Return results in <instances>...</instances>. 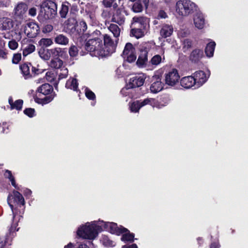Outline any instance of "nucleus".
<instances>
[{"instance_id": "a19ab883", "label": "nucleus", "mask_w": 248, "mask_h": 248, "mask_svg": "<svg viewBox=\"0 0 248 248\" xmlns=\"http://www.w3.org/2000/svg\"><path fill=\"white\" fill-rule=\"evenodd\" d=\"M23 101L22 99H18L15 101L14 104H11L10 109L11 110L16 109L18 111L21 110L22 108Z\"/></svg>"}, {"instance_id": "2eb2a0df", "label": "nucleus", "mask_w": 248, "mask_h": 248, "mask_svg": "<svg viewBox=\"0 0 248 248\" xmlns=\"http://www.w3.org/2000/svg\"><path fill=\"white\" fill-rule=\"evenodd\" d=\"M194 78L195 79L196 87H199L205 83L209 77L203 71L199 70L194 73Z\"/></svg>"}, {"instance_id": "c756f323", "label": "nucleus", "mask_w": 248, "mask_h": 248, "mask_svg": "<svg viewBox=\"0 0 248 248\" xmlns=\"http://www.w3.org/2000/svg\"><path fill=\"white\" fill-rule=\"evenodd\" d=\"M216 45L214 41L210 42L206 45L204 51L207 57L210 58L213 56Z\"/></svg>"}, {"instance_id": "ea45409f", "label": "nucleus", "mask_w": 248, "mask_h": 248, "mask_svg": "<svg viewBox=\"0 0 248 248\" xmlns=\"http://www.w3.org/2000/svg\"><path fill=\"white\" fill-rule=\"evenodd\" d=\"M12 237L9 238L8 235H6L5 238H2L0 236V248H3L5 245L10 246L12 245Z\"/></svg>"}, {"instance_id": "f03ea898", "label": "nucleus", "mask_w": 248, "mask_h": 248, "mask_svg": "<svg viewBox=\"0 0 248 248\" xmlns=\"http://www.w3.org/2000/svg\"><path fill=\"white\" fill-rule=\"evenodd\" d=\"M57 14V4L55 0H45L40 4L38 16L40 21L53 19Z\"/></svg>"}, {"instance_id": "13d9d810", "label": "nucleus", "mask_w": 248, "mask_h": 248, "mask_svg": "<svg viewBox=\"0 0 248 248\" xmlns=\"http://www.w3.org/2000/svg\"><path fill=\"white\" fill-rule=\"evenodd\" d=\"M21 60V54L20 53L14 54L12 59V62L14 64H17Z\"/></svg>"}, {"instance_id": "1a4fd4ad", "label": "nucleus", "mask_w": 248, "mask_h": 248, "mask_svg": "<svg viewBox=\"0 0 248 248\" xmlns=\"http://www.w3.org/2000/svg\"><path fill=\"white\" fill-rule=\"evenodd\" d=\"M145 80V77H144V75H138L131 78L128 82L126 84L125 87L121 90V93L123 95L126 96V91L128 89L141 87L143 85Z\"/></svg>"}, {"instance_id": "0e129e2a", "label": "nucleus", "mask_w": 248, "mask_h": 248, "mask_svg": "<svg viewBox=\"0 0 248 248\" xmlns=\"http://www.w3.org/2000/svg\"><path fill=\"white\" fill-rule=\"evenodd\" d=\"M115 0H103L102 4L106 8H110Z\"/></svg>"}, {"instance_id": "72a5a7b5", "label": "nucleus", "mask_w": 248, "mask_h": 248, "mask_svg": "<svg viewBox=\"0 0 248 248\" xmlns=\"http://www.w3.org/2000/svg\"><path fill=\"white\" fill-rule=\"evenodd\" d=\"M135 51V48L133 45L130 43H127L124 46L122 56L124 58V56H126Z\"/></svg>"}, {"instance_id": "412c9836", "label": "nucleus", "mask_w": 248, "mask_h": 248, "mask_svg": "<svg viewBox=\"0 0 248 248\" xmlns=\"http://www.w3.org/2000/svg\"><path fill=\"white\" fill-rule=\"evenodd\" d=\"M180 84L186 89H189L194 86H196L195 79L192 76H186L180 79Z\"/></svg>"}, {"instance_id": "c03bdc74", "label": "nucleus", "mask_w": 248, "mask_h": 248, "mask_svg": "<svg viewBox=\"0 0 248 248\" xmlns=\"http://www.w3.org/2000/svg\"><path fill=\"white\" fill-rule=\"evenodd\" d=\"M17 225V223H15L13 222L9 229V232L6 234V235H8L9 236L10 238L12 237V240H13V238L15 236L16 232L18 231L19 228L16 229Z\"/></svg>"}, {"instance_id": "bb28decb", "label": "nucleus", "mask_w": 248, "mask_h": 248, "mask_svg": "<svg viewBox=\"0 0 248 248\" xmlns=\"http://www.w3.org/2000/svg\"><path fill=\"white\" fill-rule=\"evenodd\" d=\"M3 175L5 178L8 179L11 183L12 186L17 190H20V187L16 183L15 177L13 176L12 171L8 170H5Z\"/></svg>"}, {"instance_id": "393cba45", "label": "nucleus", "mask_w": 248, "mask_h": 248, "mask_svg": "<svg viewBox=\"0 0 248 248\" xmlns=\"http://www.w3.org/2000/svg\"><path fill=\"white\" fill-rule=\"evenodd\" d=\"M173 31V28L171 25L164 24L162 25L160 33L162 37L167 38L172 34Z\"/></svg>"}, {"instance_id": "c9c22d12", "label": "nucleus", "mask_w": 248, "mask_h": 248, "mask_svg": "<svg viewBox=\"0 0 248 248\" xmlns=\"http://www.w3.org/2000/svg\"><path fill=\"white\" fill-rule=\"evenodd\" d=\"M55 42L58 44L66 45L68 43L69 39L63 34H59L55 37Z\"/></svg>"}, {"instance_id": "8fccbe9b", "label": "nucleus", "mask_w": 248, "mask_h": 248, "mask_svg": "<svg viewBox=\"0 0 248 248\" xmlns=\"http://www.w3.org/2000/svg\"><path fill=\"white\" fill-rule=\"evenodd\" d=\"M78 11V8L77 5H71L69 9V15L71 17H75Z\"/></svg>"}, {"instance_id": "b1692460", "label": "nucleus", "mask_w": 248, "mask_h": 248, "mask_svg": "<svg viewBox=\"0 0 248 248\" xmlns=\"http://www.w3.org/2000/svg\"><path fill=\"white\" fill-rule=\"evenodd\" d=\"M78 22L75 17L69 18L65 22V28L70 33H74L76 31Z\"/></svg>"}, {"instance_id": "4c0bfd02", "label": "nucleus", "mask_w": 248, "mask_h": 248, "mask_svg": "<svg viewBox=\"0 0 248 248\" xmlns=\"http://www.w3.org/2000/svg\"><path fill=\"white\" fill-rule=\"evenodd\" d=\"M108 29L113 33L114 37H118L120 36L121 30L117 25L110 24Z\"/></svg>"}, {"instance_id": "864d4df0", "label": "nucleus", "mask_w": 248, "mask_h": 248, "mask_svg": "<svg viewBox=\"0 0 248 248\" xmlns=\"http://www.w3.org/2000/svg\"><path fill=\"white\" fill-rule=\"evenodd\" d=\"M23 112L24 114L28 116L30 118H32L35 115V110L34 108H25Z\"/></svg>"}, {"instance_id": "774afa93", "label": "nucleus", "mask_w": 248, "mask_h": 248, "mask_svg": "<svg viewBox=\"0 0 248 248\" xmlns=\"http://www.w3.org/2000/svg\"><path fill=\"white\" fill-rule=\"evenodd\" d=\"M220 247L218 241H215L211 243L210 248H219Z\"/></svg>"}, {"instance_id": "7c9ffc66", "label": "nucleus", "mask_w": 248, "mask_h": 248, "mask_svg": "<svg viewBox=\"0 0 248 248\" xmlns=\"http://www.w3.org/2000/svg\"><path fill=\"white\" fill-rule=\"evenodd\" d=\"M139 101L140 108L147 105L155 107L158 105V101L155 99L152 98H147L142 101L141 100Z\"/></svg>"}, {"instance_id": "39448f33", "label": "nucleus", "mask_w": 248, "mask_h": 248, "mask_svg": "<svg viewBox=\"0 0 248 248\" xmlns=\"http://www.w3.org/2000/svg\"><path fill=\"white\" fill-rule=\"evenodd\" d=\"M7 202L10 206L13 214V220L16 215V210L18 207L24 206L25 204L22 195L17 190H14L12 194H9L7 197Z\"/></svg>"}, {"instance_id": "09e8293b", "label": "nucleus", "mask_w": 248, "mask_h": 248, "mask_svg": "<svg viewBox=\"0 0 248 248\" xmlns=\"http://www.w3.org/2000/svg\"><path fill=\"white\" fill-rule=\"evenodd\" d=\"M85 94L86 97L89 100H94L96 99V96L94 93L88 88L85 89Z\"/></svg>"}, {"instance_id": "a878e982", "label": "nucleus", "mask_w": 248, "mask_h": 248, "mask_svg": "<svg viewBox=\"0 0 248 248\" xmlns=\"http://www.w3.org/2000/svg\"><path fill=\"white\" fill-rule=\"evenodd\" d=\"M194 23L198 29H203L205 25V19L203 15L201 13L197 14L194 17Z\"/></svg>"}, {"instance_id": "cd10ccee", "label": "nucleus", "mask_w": 248, "mask_h": 248, "mask_svg": "<svg viewBox=\"0 0 248 248\" xmlns=\"http://www.w3.org/2000/svg\"><path fill=\"white\" fill-rule=\"evenodd\" d=\"M70 6L71 4L66 1L62 3L59 11L60 16L62 18H66L68 12H69Z\"/></svg>"}, {"instance_id": "bf43d9fd", "label": "nucleus", "mask_w": 248, "mask_h": 248, "mask_svg": "<svg viewBox=\"0 0 248 248\" xmlns=\"http://www.w3.org/2000/svg\"><path fill=\"white\" fill-rule=\"evenodd\" d=\"M101 16L104 18L108 19L111 16V12L108 10H104L101 14Z\"/></svg>"}, {"instance_id": "69168bd1", "label": "nucleus", "mask_w": 248, "mask_h": 248, "mask_svg": "<svg viewBox=\"0 0 248 248\" xmlns=\"http://www.w3.org/2000/svg\"><path fill=\"white\" fill-rule=\"evenodd\" d=\"M185 47L187 49L191 48L192 46V41L188 39H185L184 41Z\"/></svg>"}, {"instance_id": "f257e3e1", "label": "nucleus", "mask_w": 248, "mask_h": 248, "mask_svg": "<svg viewBox=\"0 0 248 248\" xmlns=\"http://www.w3.org/2000/svg\"><path fill=\"white\" fill-rule=\"evenodd\" d=\"M85 40L84 50H81L80 54L84 56L89 52L92 56L104 57L109 55L108 49L106 50L102 42V34L96 30L91 34L84 33L80 37L81 40Z\"/></svg>"}, {"instance_id": "6e6d98bb", "label": "nucleus", "mask_w": 248, "mask_h": 248, "mask_svg": "<svg viewBox=\"0 0 248 248\" xmlns=\"http://www.w3.org/2000/svg\"><path fill=\"white\" fill-rule=\"evenodd\" d=\"M46 78L47 81L52 83L55 80V75L51 72H47L46 74Z\"/></svg>"}, {"instance_id": "052dcab7", "label": "nucleus", "mask_w": 248, "mask_h": 248, "mask_svg": "<svg viewBox=\"0 0 248 248\" xmlns=\"http://www.w3.org/2000/svg\"><path fill=\"white\" fill-rule=\"evenodd\" d=\"M18 44L17 42L15 40H12L9 42L8 46L12 50H15L18 47Z\"/></svg>"}, {"instance_id": "680f3d73", "label": "nucleus", "mask_w": 248, "mask_h": 248, "mask_svg": "<svg viewBox=\"0 0 248 248\" xmlns=\"http://www.w3.org/2000/svg\"><path fill=\"white\" fill-rule=\"evenodd\" d=\"M53 29V27L50 24H46L42 29V31L44 33H49Z\"/></svg>"}, {"instance_id": "37998d69", "label": "nucleus", "mask_w": 248, "mask_h": 248, "mask_svg": "<svg viewBox=\"0 0 248 248\" xmlns=\"http://www.w3.org/2000/svg\"><path fill=\"white\" fill-rule=\"evenodd\" d=\"M17 225V223H15L13 222L9 229V232L6 234V235H8L9 236L10 238L12 237V240H13V238L15 236L16 232L18 231L19 228L16 229Z\"/></svg>"}, {"instance_id": "58836bf2", "label": "nucleus", "mask_w": 248, "mask_h": 248, "mask_svg": "<svg viewBox=\"0 0 248 248\" xmlns=\"http://www.w3.org/2000/svg\"><path fill=\"white\" fill-rule=\"evenodd\" d=\"M35 46L34 45L28 44L23 49V56L26 57L29 54L32 53L35 51Z\"/></svg>"}, {"instance_id": "dca6fc26", "label": "nucleus", "mask_w": 248, "mask_h": 248, "mask_svg": "<svg viewBox=\"0 0 248 248\" xmlns=\"http://www.w3.org/2000/svg\"><path fill=\"white\" fill-rule=\"evenodd\" d=\"M149 0H137V1L132 3L129 5L132 11L135 13L141 12L143 10V5L146 8H147L149 5Z\"/></svg>"}, {"instance_id": "4be33fe9", "label": "nucleus", "mask_w": 248, "mask_h": 248, "mask_svg": "<svg viewBox=\"0 0 248 248\" xmlns=\"http://www.w3.org/2000/svg\"><path fill=\"white\" fill-rule=\"evenodd\" d=\"M31 66H32V65L30 62H25L21 64L19 66L21 74L25 79L32 78V75L31 74L30 72Z\"/></svg>"}, {"instance_id": "9b49d317", "label": "nucleus", "mask_w": 248, "mask_h": 248, "mask_svg": "<svg viewBox=\"0 0 248 248\" xmlns=\"http://www.w3.org/2000/svg\"><path fill=\"white\" fill-rule=\"evenodd\" d=\"M132 25L134 27L147 30L149 26V19L144 16H137L133 17Z\"/></svg>"}, {"instance_id": "3c124183", "label": "nucleus", "mask_w": 248, "mask_h": 248, "mask_svg": "<svg viewBox=\"0 0 248 248\" xmlns=\"http://www.w3.org/2000/svg\"><path fill=\"white\" fill-rule=\"evenodd\" d=\"M49 50L47 49L46 50H46L44 48H41L39 52H38V53L40 55V56L44 60H47L49 59L51 55H50L49 54H48L47 53L48 52Z\"/></svg>"}, {"instance_id": "9d476101", "label": "nucleus", "mask_w": 248, "mask_h": 248, "mask_svg": "<svg viewBox=\"0 0 248 248\" xmlns=\"http://www.w3.org/2000/svg\"><path fill=\"white\" fill-rule=\"evenodd\" d=\"M179 79L180 76L178 71L174 68L169 71L165 75V83L170 86L175 85L179 82Z\"/></svg>"}, {"instance_id": "423d86ee", "label": "nucleus", "mask_w": 248, "mask_h": 248, "mask_svg": "<svg viewBox=\"0 0 248 248\" xmlns=\"http://www.w3.org/2000/svg\"><path fill=\"white\" fill-rule=\"evenodd\" d=\"M197 6L190 0H179L176 4V11L182 16H187L197 11Z\"/></svg>"}, {"instance_id": "20e7f679", "label": "nucleus", "mask_w": 248, "mask_h": 248, "mask_svg": "<svg viewBox=\"0 0 248 248\" xmlns=\"http://www.w3.org/2000/svg\"><path fill=\"white\" fill-rule=\"evenodd\" d=\"M36 92L46 95L43 98H34L35 101L42 105L47 104L51 102L57 94L54 92L53 87L48 83H44L38 87Z\"/></svg>"}, {"instance_id": "de8ad7c7", "label": "nucleus", "mask_w": 248, "mask_h": 248, "mask_svg": "<svg viewBox=\"0 0 248 248\" xmlns=\"http://www.w3.org/2000/svg\"><path fill=\"white\" fill-rule=\"evenodd\" d=\"M64 72L63 73H60L59 75L58 81H56L54 83L53 85L56 90H58V86L59 81L62 78H65L67 77L68 75V70L67 68H65L64 70Z\"/></svg>"}, {"instance_id": "338daca9", "label": "nucleus", "mask_w": 248, "mask_h": 248, "mask_svg": "<svg viewBox=\"0 0 248 248\" xmlns=\"http://www.w3.org/2000/svg\"><path fill=\"white\" fill-rule=\"evenodd\" d=\"M29 15L31 16H35L36 15L37 9L35 7H31L28 9V10Z\"/></svg>"}, {"instance_id": "e433bc0d", "label": "nucleus", "mask_w": 248, "mask_h": 248, "mask_svg": "<svg viewBox=\"0 0 248 248\" xmlns=\"http://www.w3.org/2000/svg\"><path fill=\"white\" fill-rule=\"evenodd\" d=\"M101 241L105 247H113L115 246L114 242L106 235H103L102 236Z\"/></svg>"}, {"instance_id": "49530a36", "label": "nucleus", "mask_w": 248, "mask_h": 248, "mask_svg": "<svg viewBox=\"0 0 248 248\" xmlns=\"http://www.w3.org/2000/svg\"><path fill=\"white\" fill-rule=\"evenodd\" d=\"M130 110L133 112H137L141 108L140 105V101L137 100L132 102L130 106Z\"/></svg>"}, {"instance_id": "473e14b6", "label": "nucleus", "mask_w": 248, "mask_h": 248, "mask_svg": "<svg viewBox=\"0 0 248 248\" xmlns=\"http://www.w3.org/2000/svg\"><path fill=\"white\" fill-rule=\"evenodd\" d=\"M146 30L141 29L140 28L134 27L130 31V34L133 36L135 37L136 38L139 39L143 37L144 35V32Z\"/></svg>"}, {"instance_id": "5fc2aeb1", "label": "nucleus", "mask_w": 248, "mask_h": 248, "mask_svg": "<svg viewBox=\"0 0 248 248\" xmlns=\"http://www.w3.org/2000/svg\"><path fill=\"white\" fill-rule=\"evenodd\" d=\"M79 50L75 46H72L69 49V53L71 57H74L78 55Z\"/></svg>"}, {"instance_id": "6ab92c4d", "label": "nucleus", "mask_w": 248, "mask_h": 248, "mask_svg": "<svg viewBox=\"0 0 248 248\" xmlns=\"http://www.w3.org/2000/svg\"><path fill=\"white\" fill-rule=\"evenodd\" d=\"M14 27V21L8 17L0 18V30L9 31Z\"/></svg>"}, {"instance_id": "a18cd8bd", "label": "nucleus", "mask_w": 248, "mask_h": 248, "mask_svg": "<svg viewBox=\"0 0 248 248\" xmlns=\"http://www.w3.org/2000/svg\"><path fill=\"white\" fill-rule=\"evenodd\" d=\"M161 57L160 55L157 54L155 55L154 56H153L151 60L149 62L148 65H155L156 66L158 65L161 62Z\"/></svg>"}, {"instance_id": "f704fd0d", "label": "nucleus", "mask_w": 248, "mask_h": 248, "mask_svg": "<svg viewBox=\"0 0 248 248\" xmlns=\"http://www.w3.org/2000/svg\"><path fill=\"white\" fill-rule=\"evenodd\" d=\"M63 65V61L61 59L53 58L50 62V66L56 69L62 68Z\"/></svg>"}, {"instance_id": "ddd939ff", "label": "nucleus", "mask_w": 248, "mask_h": 248, "mask_svg": "<svg viewBox=\"0 0 248 248\" xmlns=\"http://www.w3.org/2000/svg\"><path fill=\"white\" fill-rule=\"evenodd\" d=\"M148 51L146 47L140 49L139 55L136 62V64L139 67H145L148 65Z\"/></svg>"}, {"instance_id": "a211bd4d", "label": "nucleus", "mask_w": 248, "mask_h": 248, "mask_svg": "<svg viewBox=\"0 0 248 248\" xmlns=\"http://www.w3.org/2000/svg\"><path fill=\"white\" fill-rule=\"evenodd\" d=\"M103 46L106 50L108 49L109 55L111 53L113 50L114 42L109 35L105 34H102V42H103Z\"/></svg>"}, {"instance_id": "5701e85b", "label": "nucleus", "mask_w": 248, "mask_h": 248, "mask_svg": "<svg viewBox=\"0 0 248 248\" xmlns=\"http://www.w3.org/2000/svg\"><path fill=\"white\" fill-rule=\"evenodd\" d=\"M111 21L117 23L119 25H123L125 21V16L121 10L117 9L113 14Z\"/></svg>"}, {"instance_id": "4468645a", "label": "nucleus", "mask_w": 248, "mask_h": 248, "mask_svg": "<svg viewBox=\"0 0 248 248\" xmlns=\"http://www.w3.org/2000/svg\"><path fill=\"white\" fill-rule=\"evenodd\" d=\"M204 57L203 47L202 48H196L191 52L189 59L192 63H198Z\"/></svg>"}, {"instance_id": "f3484780", "label": "nucleus", "mask_w": 248, "mask_h": 248, "mask_svg": "<svg viewBox=\"0 0 248 248\" xmlns=\"http://www.w3.org/2000/svg\"><path fill=\"white\" fill-rule=\"evenodd\" d=\"M153 83L150 86V91L153 93H157L163 89V83L161 81V77L159 75H155L153 77Z\"/></svg>"}, {"instance_id": "6e6552de", "label": "nucleus", "mask_w": 248, "mask_h": 248, "mask_svg": "<svg viewBox=\"0 0 248 248\" xmlns=\"http://www.w3.org/2000/svg\"><path fill=\"white\" fill-rule=\"evenodd\" d=\"M99 225L102 226L103 231H108L112 234L120 235L123 233L124 232L127 231V228L122 225L118 227L117 224L114 222H104L103 220H99Z\"/></svg>"}, {"instance_id": "f8f14e48", "label": "nucleus", "mask_w": 248, "mask_h": 248, "mask_svg": "<svg viewBox=\"0 0 248 248\" xmlns=\"http://www.w3.org/2000/svg\"><path fill=\"white\" fill-rule=\"evenodd\" d=\"M25 32L29 38L36 37L40 32V28L37 23L33 22L27 23Z\"/></svg>"}, {"instance_id": "79ce46f5", "label": "nucleus", "mask_w": 248, "mask_h": 248, "mask_svg": "<svg viewBox=\"0 0 248 248\" xmlns=\"http://www.w3.org/2000/svg\"><path fill=\"white\" fill-rule=\"evenodd\" d=\"M53 43L50 38H42L38 42L39 45L41 46V48H44V47H47Z\"/></svg>"}, {"instance_id": "603ef678", "label": "nucleus", "mask_w": 248, "mask_h": 248, "mask_svg": "<svg viewBox=\"0 0 248 248\" xmlns=\"http://www.w3.org/2000/svg\"><path fill=\"white\" fill-rule=\"evenodd\" d=\"M124 58L129 63L135 62L137 58V56L136 55V51L133 52V53L129 54L126 56H124Z\"/></svg>"}, {"instance_id": "e2e57ef3", "label": "nucleus", "mask_w": 248, "mask_h": 248, "mask_svg": "<svg viewBox=\"0 0 248 248\" xmlns=\"http://www.w3.org/2000/svg\"><path fill=\"white\" fill-rule=\"evenodd\" d=\"M168 17L167 14L162 10H161L159 11L157 16L156 17L157 19H160L162 18H166Z\"/></svg>"}, {"instance_id": "c85d7f7f", "label": "nucleus", "mask_w": 248, "mask_h": 248, "mask_svg": "<svg viewBox=\"0 0 248 248\" xmlns=\"http://www.w3.org/2000/svg\"><path fill=\"white\" fill-rule=\"evenodd\" d=\"M122 237L121 238V241L126 243L129 242L130 243H132L134 241L135 238V234L133 233H131L127 229V231L124 232L122 234Z\"/></svg>"}, {"instance_id": "7ed1b4c3", "label": "nucleus", "mask_w": 248, "mask_h": 248, "mask_svg": "<svg viewBox=\"0 0 248 248\" xmlns=\"http://www.w3.org/2000/svg\"><path fill=\"white\" fill-rule=\"evenodd\" d=\"M102 231L103 229L98 222V224L92 223L88 225H83L78 230L77 235L84 239L92 240L97 236L98 232Z\"/></svg>"}, {"instance_id": "4d7b16f0", "label": "nucleus", "mask_w": 248, "mask_h": 248, "mask_svg": "<svg viewBox=\"0 0 248 248\" xmlns=\"http://www.w3.org/2000/svg\"><path fill=\"white\" fill-rule=\"evenodd\" d=\"M31 74L32 75V78L35 77L37 75L42 74L43 71L42 69H38L34 66H31Z\"/></svg>"}, {"instance_id": "0eeeda50", "label": "nucleus", "mask_w": 248, "mask_h": 248, "mask_svg": "<svg viewBox=\"0 0 248 248\" xmlns=\"http://www.w3.org/2000/svg\"><path fill=\"white\" fill-rule=\"evenodd\" d=\"M28 9V4L26 2H18L15 5L13 12L14 18L20 22L26 20L27 17Z\"/></svg>"}, {"instance_id": "2f4dec72", "label": "nucleus", "mask_w": 248, "mask_h": 248, "mask_svg": "<svg viewBox=\"0 0 248 248\" xmlns=\"http://www.w3.org/2000/svg\"><path fill=\"white\" fill-rule=\"evenodd\" d=\"M78 83L76 78H73L72 79H68L65 84V87L67 89L73 90L74 91H77Z\"/></svg>"}, {"instance_id": "aec40b11", "label": "nucleus", "mask_w": 248, "mask_h": 248, "mask_svg": "<svg viewBox=\"0 0 248 248\" xmlns=\"http://www.w3.org/2000/svg\"><path fill=\"white\" fill-rule=\"evenodd\" d=\"M49 53L54 59H65L67 56L66 51L60 47L49 49Z\"/></svg>"}]
</instances>
